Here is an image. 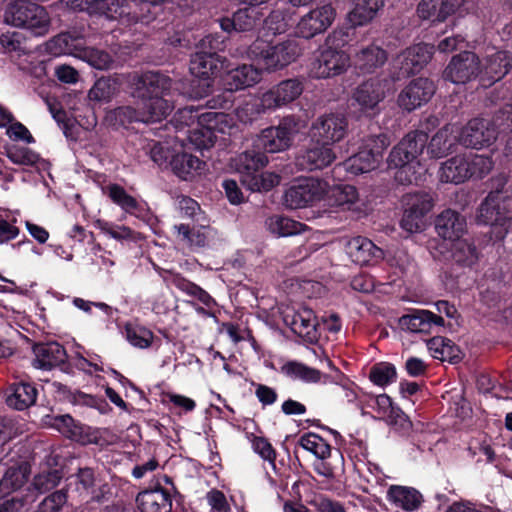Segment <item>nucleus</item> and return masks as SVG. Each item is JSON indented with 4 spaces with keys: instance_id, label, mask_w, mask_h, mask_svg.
<instances>
[{
    "instance_id": "nucleus-1",
    "label": "nucleus",
    "mask_w": 512,
    "mask_h": 512,
    "mask_svg": "<svg viewBox=\"0 0 512 512\" xmlns=\"http://www.w3.org/2000/svg\"><path fill=\"white\" fill-rule=\"evenodd\" d=\"M133 96L138 99L137 109L119 107L113 115L121 124L125 121L158 122L173 110L169 95L172 80L159 72L148 71L133 78Z\"/></svg>"
},
{
    "instance_id": "nucleus-2",
    "label": "nucleus",
    "mask_w": 512,
    "mask_h": 512,
    "mask_svg": "<svg viewBox=\"0 0 512 512\" xmlns=\"http://www.w3.org/2000/svg\"><path fill=\"white\" fill-rule=\"evenodd\" d=\"M427 134L422 131L408 133L391 150L388 157V165L397 169L395 179L401 184H411L421 180L426 173L424 167L418 160L426 143Z\"/></svg>"
},
{
    "instance_id": "nucleus-3",
    "label": "nucleus",
    "mask_w": 512,
    "mask_h": 512,
    "mask_svg": "<svg viewBox=\"0 0 512 512\" xmlns=\"http://www.w3.org/2000/svg\"><path fill=\"white\" fill-rule=\"evenodd\" d=\"M506 183V177L501 176L494 180L495 191L490 192L481 203L476 220L480 224L492 225L500 229L496 237L502 239L512 230V196L502 188Z\"/></svg>"
},
{
    "instance_id": "nucleus-4",
    "label": "nucleus",
    "mask_w": 512,
    "mask_h": 512,
    "mask_svg": "<svg viewBox=\"0 0 512 512\" xmlns=\"http://www.w3.org/2000/svg\"><path fill=\"white\" fill-rule=\"evenodd\" d=\"M512 132V104L503 108L492 122L475 118L460 128L459 143L466 147L480 149L492 144L499 134Z\"/></svg>"
},
{
    "instance_id": "nucleus-5",
    "label": "nucleus",
    "mask_w": 512,
    "mask_h": 512,
    "mask_svg": "<svg viewBox=\"0 0 512 512\" xmlns=\"http://www.w3.org/2000/svg\"><path fill=\"white\" fill-rule=\"evenodd\" d=\"M4 23L28 31L34 37H43L50 32L52 20L44 6L28 0L9 3L3 15Z\"/></svg>"
},
{
    "instance_id": "nucleus-6",
    "label": "nucleus",
    "mask_w": 512,
    "mask_h": 512,
    "mask_svg": "<svg viewBox=\"0 0 512 512\" xmlns=\"http://www.w3.org/2000/svg\"><path fill=\"white\" fill-rule=\"evenodd\" d=\"M225 39L218 34H210L202 38L191 56L190 72L197 78L208 81L217 76L222 70L227 69V60L217 54L225 49ZM208 88L209 82L205 83Z\"/></svg>"
},
{
    "instance_id": "nucleus-7",
    "label": "nucleus",
    "mask_w": 512,
    "mask_h": 512,
    "mask_svg": "<svg viewBox=\"0 0 512 512\" xmlns=\"http://www.w3.org/2000/svg\"><path fill=\"white\" fill-rule=\"evenodd\" d=\"M345 42L343 31L335 30L329 34L318 56L311 64L310 74L312 77L326 79L347 70L350 65V56L341 49Z\"/></svg>"
},
{
    "instance_id": "nucleus-8",
    "label": "nucleus",
    "mask_w": 512,
    "mask_h": 512,
    "mask_svg": "<svg viewBox=\"0 0 512 512\" xmlns=\"http://www.w3.org/2000/svg\"><path fill=\"white\" fill-rule=\"evenodd\" d=\"M301 54V48L295 40H287L280 44L269 46L267 40L258 38L248 48L247 55L257 61L269 72L285 68L294 62Z\"/></svg>"
},
{
    "instance_id": "nucleus-9",
    "label": "nucleus",
    "mask_w": 512,
    "mask_h": 512,
    "mask_svg": "<svg viewBox=\"0 0 512 512\" xmlns=\"http://www.w3.org/2000/svg\"><path fill=\"white\" fill-rule=\"evenodd\" d=\"M389 145L390 140L385 134L365 138L358 152L345 160L342 166L354 175L374 170L379 165L383 152Z\"/></svg>"
},
{
    "instance_id": "nucleus-10",
    "label": "nucleus",
    "mask_w": 512,
    "mask_h": 512,
    "mask_svg": "<svg viewBox=\"0 0 512 512\" xmlns=\"http://www.w3.org/2000/svg\"><path fill=\"white\" fill-rule=\"evenodd\" d=\"M328 183L321 179L304 178L293 184L284 195V203L291 209L306 207L325 198Z\"/></svg>"
},
{
    "instance_id": "nucleus-11",
    "label": "nucleus",
    "mask_w": 512,
    "mask_h": 512,
    "mask_svg": "<svg viewBox=\"0 0 512 512\" xmlns=\"http://www.w3.org/2000/svg\"><path fill=\"white\" fill-rule=\"evenodd\" d=\"M297 132L296 119L285 117L278 126L266 128L261 132L257 146L268 153L282 152L290 147Z\"/></svg>"
},
{
    "instance_id": "nucleus-12",
    "label": "nucleus",
    "mask_w": 512,
    "mask_h": 512,
    "mask_svg": "<svg viewBox=\"0 0 512 512\" xmlns=\"http://www.w3.org/2000/svg\"><path fill=\"white\" fill-rule=\"evenodd\" d=\"M336 9L330 3L323 4L303 15L296 25V34L311 39L324 33L334 22Z\"/></svg>"
},
{
    "instance_id": "nucleus-13",
    "label": "nucleus",
    "mask_w": 512,
    "mask_h": 512,
    "mask_svg": "<svg viewBox=\"0 0 512 512\" xmlns=\"http://www.w3.org/2000/svg\"><path fill=\"white\" fill-rule=\"evenodd\" d=\"M281 315L284 323L295 334L308 340L316 338L318 321L312 308L304 304L285 306Z\"/></svg>"
},
{
    "instance_id": "nucleus-14",
    "label": "nucleus",
    "mask_w": 512,
    "mask_h": 512,
    "mask_svg": "<svg viewBox=\"0 0 512 512\" xmlns=\"http://www.w3.org/2000/svg\"><path fill=\"white\" fill-rule=\"evenodd\" d=\"M348 128L347 119L340 114H325L313 122L311 126L312 140L327 145L341 141Z\"/></svg>"
},
{
    "instance_id": "nucleus-15",
    "label": "nucleus",
    "mask_w": 512,
    "mask_h": 512,
    "mask_svg": "<svg viewBox=\"0 0 512 512\" xmlns=\"http://www.w3.org/2000/svg\"><path fill=\"white\" fill-rule=\"evenodd\" d=\"M480 60L473 52H462L452 57L443 76L454 84H464L479 76Z\"/></svg>"
},
{
    "instance_id": "nucleus-16",
    "label": "nucleus",
    "mask_w": 512,
    "mask_h": 512,
    "mask_svg": "<svg viewBox=\"0 0 512 512\" xmlns=\"http://www.w3.org/2000/svg\"><path fill=\"white\" fill-rule=\"evenodd\" d=\"M434 46L418 43L402 51L394 59V67L402 76H409L422 70L431 60Z\"/></svg>"
},
{
    "instance_id": "nucleus-17",
    "label": "nucleus",
    "mask_w": 512,
    "mask_h": 512,
    "mask_svg": "<svg viewBox=\"0 0 512 512\" xmlns=\"http://www.w3.org/2000/svg\"><path fill=\"white\" fill-rule=\"evenodd\" d=\"M436 91L435 84L428 78L412 80L399 94L398 104L406 111H413L427 103Z\"/></svg>"
},
{
    "instance_id": "nucleus-18",
    "label": "nucleus",
    "mask_w": 512,
    "mask_h": 512,
    "mask_svg": "<svg viewBox=\"0 0 512 512\" xmlns=\"http://www.w3.org/2000/svg\"><path fill=\"white\" fill-rule=\"evenodd\" d=\"M169 166L176 176L183 180H192L200 175L205 169V162L189 153L187 144L178 143L174 147V154Z\"/></svg>"
},
{
    "instance_id": "nucleus-19",
    "label": "nucleus",
    "mask_w": 512,
    "mask_h": 512,
    "mask_svg": "<svg viewBox=\"0 0 512 512\" xmlns=\"http://www.w3.org/2000/svg\"><path fill=\"white\" fill-rule=\"evenodd\" d=\"M512 68V53L495 51L480 60L479 77L481 82L491 85L501 80Z\"/></svg>"
},
{
    "instance_id": "nucleus-20",
    "label": "nucleus",
    "mask_w": 512,
    "mask_h": 512,
    "mask_svg": "<svg viewBox=\"0 0 512 512\" xmlns=\"http://www.w3.org/2000/svg\"><path fill=\"white\" fill-rule=\"evenodd\" d=\"M303 89V83L299 79H287L263 93L264 102L271 110H276L296 100Z\"/></svg>"
},
{
    "instance_id": "nucleus-21",
    "label": "nucleus",
    "mask_w": 512,
    "mask_h": 512,
    "mask_svg": "<svg viewBox=\"0 0 512 512\" xmlns=\"http://www.w3.org/2000/svg\"><path fill=\"white\" fill-rule=\"evenodd\" d=\"M345 248L351 260L359 265L376 263L383 258V251L365 237L357 236L349 239Z\"/></svg>"
},
{
    "instance_id": "nucleus-22",
    "label": "nucleus",
    "mask_w": 512,
    "mask_h": 512,
    "mask_svg": "<svg viewBox=\"0 0 512 512\" xmlns=\"http://www.w3.org/2000/svg\"><path fill=\"white\" fill-rule=\"evenodd\" d=\"M390 91V82L373 79L360 85L354 93V99L364 111L373 110L386 93Z\"/></svg>"
},
{
    "instance_id": "nucleus-23",
    "label": "nucleus",
    "mask_w": 512,
    "mask_h": 512,
    "mask_svg": "<svg viewBox=\"0 0 512 512\" xmlns=\"http://www.w3.org/2000/svg\"><path fill=\"white\" fill-rule=\"evenodd\" d=\"M466 220L456 211L446 209L435 220L437 234L444 240L455 242L466 233Z\"/></svg>"
},
{
    "instance_id": "nucleus-24",
    "label": "nucleus",
    "mask_w": 512,
    "mask_h": 512,
    "mask_svg": "<svg viewBox=\"0 0 512 512\" xmlns=\"http://www.w3.org/2000/svg\"><path fill=\"white\" fill-rule=\"evenodd\" d=\"M386 499L392 507L405 512L418 510L423 502V496L417 489L403 485H390Z\"/></svg>"
},
{
    "instance_id": "nucleus-25",
    "label": "nucleus",
    "mask_w": 512,
    "mask_h": 512,
    "mask_svg": "<svg viewBox=\"0 0 512 512\" xmlns=\"http://www.w3.org/2000/svg\"><path fill=\"white\" fill-rule=\"evenodd\" d=\"M176 239L190 247H204L214 239L216 232L208 225H194L190 227L187 224H178L173 226Z\"/></svg>"
},
{
    "instance_id": "nucleus-26",
    "label": "nucleus",
    "mask_w": 512,
    "mask_h": 512,
    "mask_svg": "<svg viewBox=\"0 0 512 512\" xmlns=\"http://www.w3.org/2000/svg\"><path fill=\"white\" fill-rule=\"evenodd\" d=\"M460 127L448 124L441 128L430 140L428 154L433 158H442L452 152L459 143Z\"/></svg>"
},
{
    "instance_id": "nucleus-27",
    "label": "nucleus",
    "mask_w": 512,
    "mask_h": 512,
    "mask_svg": "<svg viewBox=\"0 0 512 512\" xmlns=\"http://www.w3.org/2000/svg\"><path fill=\"white\" fill-rule=\"evenodd\" d=\"M335 152L330 145L318 143L297 157V165L305 170L323 169L334 162Z\"/></svg>"
},
{
    "instance_id": "nucleus-28",
    "label": "nucleus",
    "mask_w": 512,
    "mask_h": 512,
    "mask_svg": "<svg viewBox=\"0 0 512 512\" xmlns=\"http://www.w3.org/2000/svg\"><path fill=\"white\" fill-rule=\"evenodd\" d=\"M224 86L229 91H237L255 85L261 80V71L252 65L243 64L237 68L226 69Z\"/></svg>"
},
{
    "instance_id": "nucleus-29",
    "label": "nucleus",
    "mask_w": 512,
    "mask_h": 512,
    "mask_svg": "<svg viewBox=\"0 0 512 512\" xmlns=\"http://www.w3.org/2000/svg\"><path fill=\"white\" fill-rule=\"evenodd\" d=\"M402 329L413 333H429L433 327L444 325V319L428 310H416L400 318Z\"/></svg>"
},
{
    "instance_id": "nucleus-30",
    "label": "nucleus",
    "mask_w": 512,
    "mask_h": 512,
    "mask_svg": "<svg viewBox=\"0 0 512 512\" xmlns=\"http://www.w3.org/2000/svg\"><path fill=\"white\" fill-rule=\"evenodd\" d=\"M136 501L141 512H169L172 508L171 495L162 487L140 492Z\"/></svg>"
},
{
    "instance_id": "nucleus-31",
    "label": "nucleus",
    "mask_w": 512,
    "mask_h": 512,
    "mask_svg": "<svg viewBox=\"0 0 512 512\" xmlns=\"http://www.w3.org/2000/svg\"><path fill=\"white\" fill-rule=\"evenodd\" d=\"M35 359L33 366L42 370H50L65 362V349L57 342L37 344L34 347Z\"/></svg>"
},
{
    "instance_id": "nucleus-32",
    "label": "nucleus",
    "mask_w": 512,
    "mask_h": 512,
    "mask_svg": "<svg viewBox=\"0 0 512 512\" xmlns=\"http://www.w3.org/2000/svg\"><path fill=\"white\" fill-rule=\"evenodd\" d=\"M262 13L259 8L247 6L237 10L232 18L220 19V27L225 32H243L251 30L261 19Z\"/></svg>"
},
{
    "instance_id": "nucleus-33",
    "label": "nucleus",
    "mask_w": 512,
    "mask_h": 512,
    "mask_svg": "<svg viewBox=\"0 0 512 512\" xmlns=\"http://www.w3.org/2000/svg\"><path fill=\"white\" fill-rule=\"evenodd\" d=\"M132 7L134 0H96L92 13L130 25Z\"/></svg>"
},
{
    "instance_id": "nucleus-34",
    "label": "nucleus",
    "mask_w": 512,
    "mask_h": 512,
    "mask_svg": "<svg viewBox=\"0 0 512 512\" xmlns=\"http://www.w3.org/2000/svg\"><path fill=\"white\" fill-rule=\"evenodd\" d=\"M268 164L267 156L256 150H247L232 159V167L240 174L243 184L246 176H252Z\"/></svg>"
},
{
    "instance_id": "nucleus-35",
    "label": "nucleus",
    "mask_w": 512,
    "mask_h": 512,
    "mask_svg": "<svg viewBox=\"0 0 512 512\" xmlns=\"http://www.w3.org/2000/svg\"><path fill=\"white\" fill-rule=\"evenodd\" d=\"M439 178L442 182L453 184H460L468 180L470 170L466 153L452 157L442 163Z\"/></svg>"
},
{
    "instance_id": "nucleus-36",
    "label": "nucleus",
    "mask_w": 512,
    "mask_h": 512,
    "mask_svg": "<svg viewBox=\"0 0 512 512\" xmlns=\"http://www.w3.org/2000/svg\"><path fill=\"white\" fill-rule=\"evenodd\" d=\"M386 61V51L374 44L360 48L353 56L355 67L365 73L373 72L382 67Z\"/></svg>"
},
{
    "instance_id": "nucleus-37",
    "label": "nucleus",
    "mask_w": 512,
    "mask_h": 512,
    "mask_svg": "<svg viewBox=\"0 0 512 512\" xmlns=\"http://www.w3.org/2000/svg\"><path fill=\"white\" fill-rule=\"evenodd\" d=\"M384 3V0H354V7L347 15L348 22L353 27L369 24L377 17Z\"/></svg>"
},
{
    "instance_id": "nucleus-38",
    "label": "nucleus",
    "mask_w": 512,
    "mask_h": 512,
    "mask_svg": "<svg viewBox=\"0 0 512 512\" xmlns=\"http://www.w3.org/2000/svg\"><path fill=\"white\" fill-rule=\"evenodd\" d=\"M330 205L339 206L345 210H360V201L356 188L352 185H328V193L325 195Z\"/></svg>"
},
{
    "instance_id": "nucleus-39",
    "label": "nucleus",
    "mask_w": 512,
    "mask_h": 512,
    "mask_svg": "<svg viewBox=\"0 0 512 512\" xmlns=\"http://www.w3.org/2000/svg\"><path fill=\"white\" fill-rule=\"evenodd\" d=\"M282 371L288 377L294 380H301L306 383H328L330 377L322 374L319 370L311 368L305 364L291 361L283 365Z\"/></svg>"
},
{
    "instance_id": "nucleus-40",
    "label": "nucleus",
    "mask_w": 512,
    "mask_h": 512,
    "mask_svg": "<svg viewBox=\"0 0 512 512\" xmlns=\"http://www.w3.org/2000/svg\"><path fill=\"white\" fill-rule=\"evenodd\" d=\"M37 389L26 382L13 384L7 396V404L17 410H23L36 402Z\"/></svg>"
},
{
    "instance_id": "nucleus-41",
    "label": "nucleus",
    "mask_w": 512,
    "mask_h": 512,
    "mask_svg": "<svg viewBox=\"0 0 512 512\" xmlns=\"http://www.w3.org/2000/svg\"><path fill=\"white\" fill-rule=\"evenodd\" d=\"M83 43L80 39L73 37L68 33H62L47 42L46 47L52 55H71L78 58Z\"/></svg>"
},
{
    "instance_id": "nucleus-42",
    "label": "nucleus",
    "mask_w": 512,
    "mask_h": 512,
    "mask_svg": "<svg viewBox=\"0 0 512 512\" xmlns=\"http://www.w3.org/2000/svg\"><path fill=\"white\" fill-rule=\"evenodd\" d=\"M267 229L278 237H287L303 233L307 226L285 216L274 215L266 220Z\"/></svg>"
},
{
    "instance_id": "nucleus-43",
    "label": "nucleus",
    "mask_w": 512,
    "mask_h": 512,
    "mask_svg": "<svg viewBox=\"0 0 512 512\" xmlns=\"http://www.w3.org/2000/svg\"><path fill=\"white\" fill-rule=\"evenodd\" d=\"M271 110L264 102V94L252 96L243 101L236 109V116L242 123H251L262 113Z\"/></svg>"
},
{
    "instance_id": "nucleus-44",
    "label": "nucleus",
    "mask_w": 512,
    "mask_h": 512,
    "mask_svg": "<svg viewBox=\"0 0 512 512\" xmlns=\"http://www.w3.org/2000/svg\"><path fill=\"white\" fill-rule=\"evenodd\" d=\"M431 356L441 361L455 362L459 359V349L444 337H433L427 342Z\"/></svg>"
},
{
    "instance_id": "nucleus-45",
    "label": "nucleus",
    "mask_w": 512,
    "mask_h": 512,
    "mask_svg": "<svg viewBox=\"0 0 512 512\" xmlns=\"http://www.w3.org/2000/svg\"><path fill=\"white\" fill-rule=\"evenodd\" d=\"M292 20V14L288 11H283L280 9L274 10L270 13V15L264 20V24L261 30L262 37L268 36H276L278 34L285 33Z\"/></svg>"
},
{
    "instance_id": "nucleus-46",
    "label": "nucleus",
    "mask_w": 512,
    "mask_h": 512,
    "mask_svg": "<svg viewBox=\"0 0 512 512\" xmlns=\"http://www.w3.org/2000/svg\"><path fill=\"white\" fill-rule=\"evenodd\" d=\"M95 227L116 241L136 242L139 239V233L125 225L99 219L95 222Z\"/></svg>"
},
{
    "instance_id": "nucleus-47",
    "label": "nucleus",
    "mask_w": 512,
    "mask_h": 512,
    "mask_svg": "<svg viewBox=\"0 0 512 512\" xmlns=\"http://www.w3.org/2000/svg\"><path fill=\"white\" fill-rule=\"evenodd\" d=\"M199 125H207L215 134L220 133H231L235 126V122L232 116L215 111L202 112L198 118Z\"/></svg>"
},
{
    "instance_id": "nucleus-48",
    "label": "nucleus",
    "mask_w": 512,
    "mask_h": 512,
    "mask_svg": "<svg viewBox=\"0 0 512 512\" xmlns=\"http://www.w3.org/2000/svg\"><path fill=\"white\" fill-rule=\"evenodd\" d=\"M106 194L111 201L118 205L126 213L136 215L140 211V203L132 195L118 184H110L106 187Z\"/></svg>"
},
{
    "instance_id": "nucleus-49",
    "label": "nucleus",
    "mask_w": 512,
    "mask_h": 512,
    "mask_svg": "<svg viewBox=\"0 0 512 512\" xmlns=\"http://www.w3.org/2000/svg\"><path fill=\"white\" fill-rule=\"evenodd\" d=\"M12 120V114L0 106V127H6L9 125L6 131L8 137L14 141L33 143L34 138L29 130L20 122L12 123Z\"/></svg>"
},
{
    "instance_id": "nucleus-50",
    "label": "nucleus",
    "mask_w": 512,
    "mask_h": 512,
    "mask_svg": "<svg viewBox=\"0 0 512 512\" xmlns=\"http://www.w3.org/2000/svg\"><path fill=\"white\" fill-rule=\"evenodd\" d=\"M117 91L118 85L115 79L101 77L89 90L88 98L96 103H107L116 95Z\"/></svg>"
},
{
    "instance_id": "nucleus-51",
    "label": "nucleus",
    "mask_w": 512,
    "mask_h": 512,
    "mask_svg": "<svg viewBox=\"0 0 512 512\" xmlns=\"http://www.w3.org/2000/svg\"><path fill=\"white\" fill-rule=\"evenodd\" d=\"M280 183V176L273 172H257L256 174L246 176L242 184L251 192H267Z\"/></svg>"
},
{
    "instance_id": "nucleus-52",
    "label": "nucleus",
    "mask_w": 512,
    "mask_h": 512,
    "mask_svg": "<svg viewBox=\"0 0 512 512\" xmlns=\"http://www.w3.org/2000/svg\"><path fill=\"white\" fill-rule=\"evenodd\" d=\"M124 334L127 341L134 347L145 349L153 341L154 335L148 328L137 323H127L124 327Z\"/></svg>"
},
{
    "instance_id": "nucleus-53",
    "label": "nucleus",
    "mask_w": 512,
    "mask_h": 512,
    "mask_svg": "<svg viewBox=\"0 0 512 512\" xmlns=\"http://www.w3.org/2000/svg\"><path fill=\"white\" fill-rule=\"evenodd\" d=\"M216 136L207 125H199L187 131V148L189 145L194 146L195 149L203 150L213 146Z\"/></svg>"
},
{
    "instance_id": "nucleus-54",
    "label": "nucleus",
    "mask_w": 512,
    "mask_h": 512,
    "mask_svg": "<svg viewBox=\"0 0 512 512\" xmlns=\"http://www.w3.org/2000/svg\"><path fill=\"white\" fill-rule=\"evenodd\" d=\"M78 58L87 62L90 66L98 70L110 69L113 65V59L109 53L96 48L82 46Z\"/></svg>"
},
{
    "instance_id": "nucleus-55",
    "label": "nucleus",
    "mask_w": 512,
    "mask_h": 512,
    "mask_svg": "<svg viewBox=\"0 0 512 512\" xmlns=\"http://www.w3.org/2000/svg\"><path fill=\"white\" fill-rule=\"evenodd\" d=\"M46 424L69 439L79 440L81 427L75 424L70 415L48 416Z\"/></svg>"
},
{
    "instance_id": "nucleus-56",
    "label": "nucleus",
    "mask_w": 512,
    "mask_h": 512,
    "mask_svg": "<svg viewBox=\"0 0 512 512\" xmlns=\"http://www.w3.org/2000/svg\"><path fill=\"white\" fill-rule=\"evenodd\" d=\"M300 446L314 454L319 459H326L330 457V445L319 435L315 433H306L300 438Z\"/></svg>"
},
{
    "instance_id": "nucleus-57",
    "label": "nucleus",
    "mask_w": 512,
    "mask_h": 512,
    "mask_svg": "<svg viewBox=\"0 0 512 512\" xmlns=\"http://www.w3.org/2000/svg\"><path fill=\"white\" fill-rule=\"evenodd\" d=\"M427 215L426 213L404 207L403 217L400 222L401 228L408 233H420L429 225Z\"/></svg>"
},
{
    "instance_id": "nucleus-58",
    "label": "nucleus",
    "mask_w": 512,
    "mask_h": 512,
    "mask_svg": "<svg viewBox=\"0 0 512 512\" xmlns=\"http://www.w3.org/2000/svg\"><path fill=\"white\" fill-rule=\"evenodd\" d=\"M453 259L464 266H472L478 259L476 248L467 240L459 239L453 242L452 248Z\"/></svg>"
},
{
    "instance_id": "nucleus-59",
    "label": "nucleus",
    "mask_w": 512,
    "mask_h": 512,
    "mask_svg": "<svg viewBox=\"0 0 512 512\" xmlns=\"http://www.w3.org/2000/svg\"><path fill=\"white\" fill-rule=\"evenodd\" d=\"M403 205L411 210L428 214L434 206V197L429 192L408 193L403 197Z\"/></svg>"
},
{
    "instance_id": "nucleus-60",
    "label": "nucleus",
    "mask_w": 512,
    "mask_h": 512,
    "mask_svg": "<svg viewBox=\"0 0 512 512\" xmlns=\"http://www.w3.org/2000/svg\"><path fill=\"white\" fill-rule=\"evenodd\" d=\"M27 479L26 467L9 468L0 481V491L8 493L10 490L19 489L27 482Z\"/></svg>"
},
{
    "instance_id": "nucleus-61",
    "label": "nucleus",
    "mask_w": 512,
    "mask_h": 512,
    "mask_svg": "<svg viewBox=\"0 0 512 512\" xmlns=\"http://www.w3.org/2000/svg\"><path fill=\"white\" fill-rule=\"evenodd\" d=\"M474 0H442L440 15L442 19L457 15L464 17L474 10Z\"/></svg>"
},
{
    "instance_id": "nucleus-62",
    "label": "nucleus",
    "mask_w": 512,
    "mask_h": 512,
    "mask_svg": "<svg viewBox=\"0 0 512 512\" xmlns=\"http://www.w3.org/2000/svg\"><path fill=\"white\" fill-rule=\"evenodd\" d=\"M370 379L378 386H386L396 379L395 367L387 362L374 365L370 371Z\"/></svg>"
},
{
    "instance_id": "nucleus-63",
    "label": "nucleus",
    "mask_w": 512,
    "mask_h": 512,
    "mask_svg": "<svg viewBox=\"0 0 512 512\" xmlns=\"http://www.w3.org/2000/svg\"><path fill=\"white\" fill-rule=\"evenodd\" d=\"M466 157L469 163L470 178H482L493 168V162L490 157L474 154L472 152L466 153Z\"/></svg>"
},
{
    "instance_id": "nucleus-64",
    "label": "nucleus",
    "mask_w": 512,
    "mask_h": 512,
    "mask_svg": "<svg viewBox=\"0 0 512 512\" xmlns=\"http://www.w3.org/2000/svg\"><path fill=\"white\" fill-rule=\"evenodd\" d=\"M181 142L184 140L175 139L172 143H155L150 149L151 159L159 166L169 165L175 145Z\"/></svg>"
}]
</instances>
